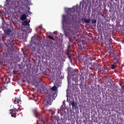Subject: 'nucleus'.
Masks as SVG:
<instances>
[{
	"mask_svg": "<svg viewBox=\"0 0 124 124\" xmlns=\"http://www.w3.org/2000/svg\"><path fill=\"white\" fill-rule=\"evenodd\" d=\"M6 0V2H7V5H8V0Z\"/></svg>",
	"mask_w": 124,
	"mask_h": 124,
	"instance_id": "obj_20",
	"label": "nucleus"
},
{
	"mask_svg": "<svg viewBox=\"0 0 124 124\" xmlns=\"http://www.w3.org/2000/svg\"><path fill=\"white\" fill-rule=\"evenodd\" d=\"M55 118H58V117L57 116H55Z\"/></svg>",
	"mask_w": 124,
	"mask_h": 124,
	"instance_id": "obj_22",
	"label": "nucleus"
},
{
	"mask_svg": "<svg viewBox=\"0 0 124 124\" xmlns=\"http://www.w3.org/2000/svg\"><path fill=\"white\" fill-rule=\"evenodd\" d=\"M82 20H83L86 23H88L91 21V20L90 19H87L85 18H82Z\"/></svg>",
	"mask_w": 124,
	"mask_h": 124,
	"instance_id": "obj_7",
	"label": "nucleus"
},
{
	"mask_svg": "<svg viewBox=\"0 0 124 124\" xmlns=\"http://www.w3.org/2000/svg\"><path fill=\"white\" fill-rule=\"evenodd\" d=\"M54 33L56 35L57 34V32H54Z\"/></svg>",
	"mask_w": 124,
	"mask_h": 124,
	"instance_id": "obj_23",
	"label": "nucleus"
},
{
	"mask_svg": "<svg viewBox=\"0 0 124 124\" xmlns=\"http://www.w3.org/2000/svg\"><path fill=\"white\" fill-rule=\"evenodd\" d=\"M13 38H11L10 39L7 41L8 43H11L13 42Z\"/></svg>",
	"mask_w": 124,
	"mask_h": 124,
	"instance_id": "obj_12",
	"label": "nucleus"
},
{
	"mask_svg": "<svg viewBox=\"0 0 124 124\" xmlns=\"http://www.w3.org/2000/svg\"><path fill=\"white\" fill-rule=\"evenodd\" d=\"M19 101L18 99H16L14 102V103H15L16 104V103H18Z\"/></svg>",
	"mask_w": 124,
	"mask_h": 124,
	"instance_id": "obj_17",
	"label": "nucleus"
},
{
	"mask_svg": "<svg viewBox=\"0 0 124 124\" xmlns=\"http://www.w3.org/2000/svg\"><path fill=\"white\" fill-rule=\"evenodd\" d=\"M53 96L51 95L49 96L48 98V99L46 100H45L43 102V104L45 106H47L49 104L50 105L51 103L52 100L51 98H53Z\"/></svg>",
	"mask_w": 124,
	"mask_h": 124,
	"instance_id": "obj_3",
	"label": "nucleus"
},
{
	"mask_svg": "<svg viewBox=\"0 0 124 124\" xmlns=\"http://www.w3.org/2000/svg\"><path fill=\"white\" fill-rule=\"evenodd\" d=\"M27 18V16L25 14H23L22 15L21 17V20L23 21H24Z\"/></svg>",
	"mask_w": 124,
	"mask_h": 124,
	"instance_id": "obj_8",
	"label": "nucleus"
},
{
	"mask_svg": "<svg viewBox=\"0 0 124 124\" xmlns=\"http://www.w3.org/2000/svg\"><path fill=\"white\" fill-rule=\"evenodd\" d=\"M51 90L52 91H56L57 90V88L56 86H54L52 87L51 88Z\"/></svg>",
	"mask_w": 124,
	"mask_h": 124,
	"instance_id": "obj_11",
	"label": "nucleus"
},
{
	"mask_svg": "<svg viewBox=\"0 0 124 124\" xmlns=\"http://www.w3.org/2000/svg\"><path fill=\"white\" fill-rule=\"evenodd\" d=\"M65 36H66L67 37V35H66V34H65Z\"/></svg>",
	"mask_w": 124,
	"mask_h": 124,
	"instance_id": "obj_26",
	"label": "nucleus"
},
{
	"mask_svg": "<svg viewBox=\"0 0 124 124\" xmlns=\"http://www.w3.org/2000/svg\"><path fill=\"white\" fill-rule=\"evenodd\" d=\"M68 57H69V58L70 59H71V56H70L69 55V53H68Z\"/></svg>",
	"mask_w": 124,
	"mask_h": 124,
	"instance_id": "obj_19",
	"label": "nucleus"
},
{
	"mask_svg": "<svg viewBox=\"0 0 124 124\" xmlns=\"http://www.w3.org/2000/svg\"><path fill=\"white\" fill-rule=\"evenodd\" d=\"M116 67V66L114 64H112L111 65V68L112 69H115Z\"/></svg>",
	"mask_w": 124,
	"mask_h": 124,
	"instance_id": "obj_15",
	"label": "nucleus"
},
{
	"mask_svg": "<svg viewBox=\"0 0 124 124\" xmlns=\"http://www.w3.org/2000/svg\"><path fill=\"white\" fill-rule=\"evenodd\" d=\"M23 25L24 26H27L29 27L30 26L29 23H28L27 21H25L23 22Z\"/></svg>",
	"mask_w": 124,
	"mask_h": 124,
	"instance_id": "obj_9",
	"label": "nucleus"
},
{
	"mask_svg": "<svg viewBox=\"0 0 124 124\" xmlns=\"http://www.w3.org/2000/svg\"><path fill=\"white\" fill-rule=\"evenodd\" d=\"M69 102L70 104L72 105V109H78V107L77 104L74 101H70Z\"/></svg>",
	"mask_w": 124,
	"mask_h": 124,
	"instance_id": "obj_4",
	"label": "nucleus"
},
{
	"mask_svg": "<svg viewBox=\"0 0 124 124\" xmlns=\"http://www.w3.org/2000/svg\"><path fill=\"white\" fill-rule=\"evenodd\" d=\"M1 89L2 90H3L4 89V87H1Z\"/></svg>",
	"mask_w": 124,
	"mask_h": 124,
	"instance_id": "obj_21",
	"label": "nucleus"
},
{
	"mask_svg": "<svg viewBox=\"0 0 124 124\" xmlns=\"http://www.w3.org/2000/svg\"><path fill=\"white\" fill-rule=\"evenodd\" d=\"M102 16H104V14H102Z\"/></svg>",
	"mask_w": 124,
	"mask_h": 124,
	"instance_id": "obj_25",
	"label": "nucleus"
},
{
	"mask_svg": "<svg viewBox=\"0 0 124 124\" xmlns=\"http://www.w3.org/2000/svg\"><path fill=\"white\" fill-rule=\"evenodd\" d=\"M9 45H10L11 46L12 48L11 50H14V43L13 42H11V43H8Z\"/></svg>",
	"mask_w": 124,
	"mask_h": 124,
	"instance_id": "obj_10",
	"label": "nucleus"
},
{
	"mask_svg": "<svg viewBox=\"0 0 124 124\" xmlns=\"http://www.w3.org/2000/svg\"><path fill=\"white\" fill-rule=\"evenodd\" d=\"M40 38L39 36L36 35L33 37L31 39V41L35 44L38 45L39 43Z\"/></svg>",
	"mask_w": 124,
	"mask_h": 124,
	"instance_id": "obj_2",
	"label": "nucleus"
},
{
	"mask_svg": "<svg viewBox=\"0 0 124 124\" xmlns=\"http://www.w3.org/2000/svg\"><path fill=\"white\" fill-rule=\"evenodd\" d=\"M20 101H21V100H19Z\"/></svg>",
	"mask_w": 124,
	"mask_h": 124,
	"instance_id": "obj_28",
	"label": "nucleus"
},
{
	"mask_svg": "<svg viewBox=\"0 0 124 124\" xmlns=\"http://www.w3.org/2000/svg\"><path fill=\"white\" fill-rule=\"evenodd\" d=\"M48 37L50 39H51L53 40H54L55 39L54 38L52 37L51 36L48 35Z\"/></svg>",
	"mask_w": 124,
	"mask_h": 124,
	"instance_id": "obj_14",
	"label": "nucleus"
},
{
	"mask_svg": "<svg viewBox=\"0 0 124 124\" xmlns=\"http://www.w3.org/2000/svg\"><path fill=\"white\" fill-rule=\"evenodd\" d=\"M92 23H96V19H93L92 20Z\"/></svg>",
	"mask_w": 124,
	"mask_h": 124,
	"instance_id": "obj_16",
	"label": "nucleus"
},
{
	"mask_svg": "<svg viewBox=\"0 0 124 124\" xmlns=\"http://www.w3.org/2000/svg\"><path fill=\"white\" fill-rule=\"evenodd\" d=\"M75 82H76V80H75Z\"/></svg>",
	"mask_w": 124,
	"mask_h": 124,
	"instance_id": "obj_27",
	"label": "nucleus"
},
{
	"mask_svg": "<svg viewBox=\"0 0 124 124\" xmlns=\"http://www.w3.org/2000/svg\"><path fill=\"white\" fill-rule=\"evenodd\" d=\"M30 20H29V21H28L27 22L28 23H29V22H30Z\"/></svg>",
	"mask_w": 124,
	"mask_h": 124,
	"instance_id": "obj_24",
	"label": "nucleus"
},
{
	"mask_svg": "<svg viewBox=\"0 0 124 124\" xmlns=\"http://www.w3.org/2000/svg\"><path fill=\"white\" fill-rule=\"evenodd\" d=\"M11 32V31L10 30L8 29L6 30V33L8 35H9L10 34Z\"/></svg>",
	"mask_w": 124,
	"mask_h": 124,
	"instance_id": "obj_13",
	"label": "nucleus"
},
{
	"mask_svg": "<svg viewBox=\"0 0 124 124\" xmlns=\"http://www.w3.org/2000/svg\"><path fill=\"white\" fill-rule=\"evenodd\" d=\"M62 16L63 20L67 24L68 30L70 32H73L75 28V23L76 22V20L77 18V15L71 16L69 18L68 17V16H67L63 15Z\"/></svg>",
	"mask_w": 124,
	"mask_h": 124,
	"instance_id": "obj_1",
	"label": "nucleus"
},
{
	"mask_svg": "<svg viewBox=\"0 0 124 124\" xmlns=\"http://www.w3.org/2000/svg\"><path fill=\"white\" fill-rule=\"evenodd\" d=\"M23 54L24 55V56L25 57H27V55L26 53H25L23 52Z\"/></svg>",
	"mask_w": 124,
	"mask_h": 124,
	"instance_id": "obj_18",
	"label": "nucleus"
},
{
	"mask_svg": "<svg viewBox=\"0 0 124 124\" xmlns=\"http://www.w3.org/2000/svg\"><path fill=\"white\" fill-rule=\"evenodd\" d=\"M34 114L35 116L37 117L39 119L41 118H42V116L37 111H35L34 112Z\"/></svg>",
	"mask_w": 124,
	"mask_h": 124,
	"instance_id": "obj_6",
	"label": "nucleus"
},
{
	"mask_svg": "<svg viewBox=\"0 0 124 124\" xmlns=\"http://www.w3.org/2000/svg\"><path fill=\"white\" fill-rule=\"evenodd\" d=\"M11 111L10 114L11 115V116L12 117H16V115L15 114V113L16 111H17V110L14 108V109H11L10 110Z\"/></svg>",
	"mask_w": 124,
	"mask_h": 124,
	"instance_id": "obj_5",
	"label": "nucleus"
}]
</instances>
